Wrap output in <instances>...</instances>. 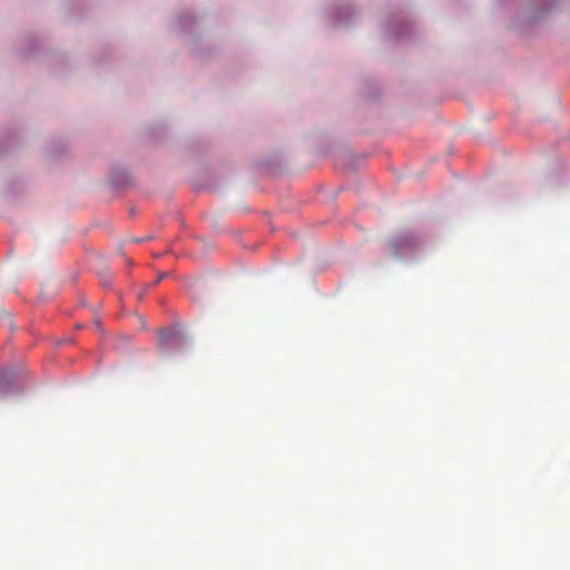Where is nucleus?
<instances>
[{
	"label": "nucleus",
	"instance_id": "nucleus-10",
	"mask_svg": "<svg viewBox=\"0 0 570 570\" xmlns=\"http://www.w3.org/2000/svg\"><path fill=\"white\" fill-rule=\"evenodd\" d=\"M66 151V144L63 140L61 139H58L56 141H52L50 142L48 146H47V154L49 156H58V155H61Z\"/></svg>",
	"mask_w": 570,
	"mask_h": 570
},
{
	"label": "nucleus",
	"instance_id": "nucleus-13",
	"mask_svg": "<svg viewBox=\"0 0 570 570\" xmlns=\"http://www.w3.org/2000/svg\"><path fill=\"white\" fill-rule=\"evenodd\" d=\"M168 275L167 272H163L157 276V279L151 283V286L158 284L161 279H164Z\"/></svg>",
	"mask_w": 570,
	"mask_h": 570
},
{
	"label": "nucleus",
	"instance_id": "nucleus-5",
	"mask_svg": "<svg viewBox=\"0 0 570 570\" xmlns=\"http://www.w3.org/2000/svg\"><path fill=\"white\" fill-rule=\"evenodd\" d=\"M356 16L357 11L350 0H344L342 3L334 6L327 13L328 23L333 28L350 27Z\"/></svg>",
	"mask_w": 570,
	"mask_h": 570
},
{
	"label": "nucleus",
	"instance_id": "nucleus-6",
	"mask_svg": "<svg viewBox=\"0 0 570 570\" xmlns=\"http://www.w3.org/2000/svg\"><path fill=\"white\" fill-rule=\"evenodd\" d=\"M557 4L558 0H530L521 19L528 23L543 21L557 8Z\"/></svg>",
	"mask_w": 570,
	"mask_h": 570
},
{
	"label": "nucleus",
	"instance_id": "nucleus-12",
	"mask_svg": "<svg viewBox=\"0 0 570 570\" xmlns=\"http://www.w3.org/2000/svg\"><path fill=\"white\" fill-rule=\"evenodd\" d=\"M99 278H100V283L104 287H109L112 283V276L110 273L108 272H100L98 274Z\"/></svg>",
	"mask_w": 570,
	"mask_h": 570
},
{
	"label": "nucleus",
	"instance_id": "nucleus-3",
	"mask_svg": "<svg viewBox=\"0 0 570 570\" xmlns=\"http://www.w3.org/2000/svg\"><path fill=\"white\" fill-rule=\"evenodd\" d=\"M415 33V24L405 12L391 14L384 24V39L389 41H409Z\"/></svg>",
	"mask_w": 570,
	"mask_h": 570
},
{
	"label": "nucleus",
	"instance_id": "nucleus-9",
	"mask_svg": "<svg viewBox=\"0 0 570 570\" xmlns=\"http://www.w3.org/2000/svg\"><path fill=\"white\" fill-rule=\"evenodd\" d=\"M18 145V136L13 132H8L3 137V141L0 145V154L9 151Z\"/></svg>",
	"mask_w": 570,
	"mask_h": 570
},
{
	"label": "nucleus",
	"instance_id": "nucleus-15",
	"mask_svg": "<svg viewBox=\"0 0 570 570\" xmlns=\"http://www.w3.org/2000/svg\"><path fill=\"white\" fill-rule=\"evenodd\" d=\"M96 324H97L98 327L101 325L99 320L96 321Z\"/></svg>",
	"mask_w": 570,
	"mask_h": 570
},
{
	"label": "nucleus",
	"instance_id": "nucleus-4",
	"mask_svg": "<svg viewBox=\"0 0 570 570\" xmlns=\"http://www.w3.org/2000/svg\"><path fill=\"white\" fill-rule=\"evenodd\" d=\"M30 372L23 363L12 362L0 365V386L6 391L26 390L31 387L28 382Z\"/></svg>",
	"mask_w": 570,
	"mask_h": 570
},
{
	"label": "nucleus",
	"instance_id": "nucleus-1",
	"mask_svg": "<svg viewBox=\"0 0 570 570\" xmlns=\"http://www.w3.org/2000/svg\"><path fill=\"white\" fill-rule=\"evenodd\" d=\"M426 240V235L420 230H400L391 235L386 249L394 258L410 262L423 250Z\"/></svg>",
	"mask_w": 570,
	"mask_h": 570
},
{
	"label": "nucleus",
	"instance_id": "nucleus-7",
	"mask_svg": "<svg viewBox=\"0 0 570 570\" xmlns=\"http://www.w3.org/2000/svg\"><path fill=\"white\" fill-rule=\"evenodd\" d=\"M130 176L126 168L122 166H112L109 171V184L111 187L119 189L126 188L130 185Z\"/></svg>",
	"mask_w": 570,
	"mask_h": 570
},
{
	"label": "nucleus",
	"instance_id": "nucleus-2",
	"mask_svg": "<svg viewBox=\"0 0 570 570\" xmlns=\"http://www.w3.org/2000/svg\"><path fill=\"white\" fill-rule=\"evenodd\" d=\"M157 345L164 354L178 353L190 345V340L184 331V325L175 322L170 326L158 328Z\"/></svg>",
	"mask_w": 570,
	"mask_h": 570
},
{
	"label": "nucleus",
	"instance_id": "nucleus-8",
	"mask_svg": "<svg viewBox=\"0 0 570 570\" xmlns=\"http://www.w3.org/2000/svg\"><path fill=\"white\" fill-rule=\"evenodd\" d=\"M197 22V18L194 13L184 11L176 16L175 18V28L180 33H187L191 31L194 26Z\"/></svg>",
	"mask_w": 570,
	"mask_h": 570
},
{
	"label": "nucleus",
	"instance_id": "nucleus-14",
	"mask_svg": "<svg viewBox=\"0 0 570 570\" xmlns=\"http://www.w3.org/2000/svg\"><path fill=\"white\" fill-rule=\"evenodd\" d=\"M501 4H504L508 0H498Z\"/></svg>",
	"mask_w": 570,
	"mask_h": 570
},
{
	"label": "nucleus",
	"instance_id": "nucleus-11",
	"mask_svg": "<svg viewBox=\"0 0 570 570\" xmlns=\"http://www.w3.org/2000/svg\"><path fill=\"white\" fill-rule=\"evenodd\" d=\"M38 49V40L35 37H28L26 40V48L22 49V56L29 57Z\"/></svg>",
	"mask_w": 570,
	"mask_h": 570
}]
</instances>
